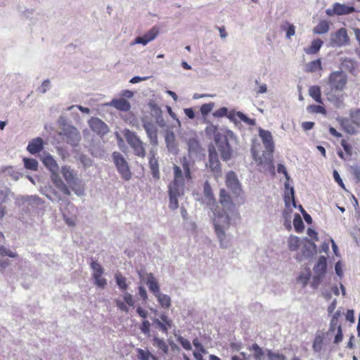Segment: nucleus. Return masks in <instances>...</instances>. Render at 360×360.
Segmentation results:
<instances>
[{"label":"nucleus","instance_id":"nucleus-1","mask_svg":"<svg viewBox=\"0 0 360 360\" xmlns=\"http://www.w3.org/2000/svg\"><path fill=\"white\" fill-rule=\"evenodd\" d=\"M182 169L177 165H174V179L168 186L169 197V207L171 210H176L179 207L178 198L184 194L185 182L192 179V163L186 156L180 158Z\"/></svg>","mask_w":360,"mask_h":360},{"label":"nucleus","instance_id":"nucleus-2","mask_svg":"<svg viewBox=\"0 0 360 360\" xmlns=\"http://www.w3.org/2000/svg\"><path fill=\"white\" fill-rule=\"evenodd\" d=\"M204 194L207 203L210 206L211 210L214 213L213 224L216 234L219 239L221 241L224 236V205L225 201V190L221 189L220 191V201L216 203L213 197L212 188L210 184L206 181L204 184Z\"/></svg>","mask_w":360,"mask_h":360},{"label":"nucleus","instance_id":"nucleus-3","mask_svg":"<svg viewBox=\"0 0 360 360\" xmlns=\"http://www.w3.org/2000/svg\"><path fill=\"white\" fill-rule=\"evenodd\" d=\"M226 210L235 207L236 203L239 204V198L242 194L240 184L233 172L226 174Z\"/></svg>","mask_w":360,"mask_h":360},{"label":"nucleus","instance_id":"nucleus-4","mask_svg":"<svg viewBox=\"0 0 360 360\" xmlns=\"http://www.w3.org/2000/svg\"><path fill=\"white\" fill-rule=\"evenodd\" d=\"M347 82V75L342 70H336L329 74L327 84L332 92L340 93L346 89Z\"/></svg>","mask_w":360,"mask_h":360},{"label":"nucleus","instance_id":"nucleus-5","mask_svg":"<svg viewBox=\"0 0 360 360\" xmlns=\"http://www.w3.org/2000/svg\"><path fill=\"white\" fill-rule=\"evenodd\" d=\"M123 135L130 147L133 149L134 154L140 158H144L146 152L143 142L138 135L128 129L123 131Z\"/></svg>","mask_w":360,"mask_h":360},{"label":"nucleus","instance_id":"nucleus-6","mask_svg":"<svg viewBox=\"0 0 360 360\" xmlns=\"http://www.w3.org/2000/svg\"><path fill=\"white\" fill-rule=\"evenodd\" d=\"M274 149H266L261 156H258L257 151L252 149V155L257 166L264 171L274 172L275 167L273 162V153Z\"/></svg>","mask_w":360,"mask_h":360},{"label":"nucleus","instance_id":"nucleus-7","mask_svg":"<svg viewBox=\"0 0 360 360\" xmlns=\"http://www.w3.org/2000/svg\"><path fill=\"white\" fill-rule=\"evenodd\" d=\"M112 158L114 164L122 179L126 181L129 180L131 177V172L129 165L123 155L119 152H113Z\"/></svg>","mask_w":360,"mask_h":360},{"label":"nucleus","instance_id":"nucleus-8","mask_svg":"<svg viewBox=\"0 0 360 360\" xmlns=\"http://www.w3.org/2000/svg\"><path fill=\"white\" fill-rule=\"evenodd\" d=\"M226 117L230 121L233 122L236 126L240 125L242 122L249 126H255L256 124L255 119L249 118L239 111L231 110L228 112L226 110Z\"/></svg>","mask_w":360,"mask_h":360},{"label":"nucleus","instance_id":"nucleus-9","mask_svg":"<svg viewBox=\"0 0 360 360\" xmlns=\"http://www.w3.org/2000/svg\"><path fill=\"white\" fill-rule=\"evenodd\" d=\"M77 207L70 202H67L63 208L62 212L65 223L69 226H75L77 219Z\"/></svg>","mask_w":360,"mask_h":360},{"label":"nucleus","instance_id":"nucleus-10","mask_svg":"<svg viewBox=\"0 0 360 360\" xmlns=\"http://www.w3.org/2000/svg\"><path fill=\"white\" fill-rule=\"evenodd\" d=\"M64 135L66 138L65 141L72 146H77L81 140L80 134L75 127L69 126L65 129Z\"/></svg>","mask_w":360,"mask_h":360},{"label":"nucleus","instance_id":"nucleus-11","mask_svg":"<svg viewBox=\"0 0 360 360\" xmlns=\"http://www.w3.org/2000/svg\"><path fill=\"white\" fill-rule=\"evenodd\" d=\"M354 11L355 8L354 6H347L346 4H341L340 3H335L333 5V9H328L326 11V13L328 15H342L352 13L354 12Z\"/></svg>","mask_w":360,"mask_h":360},{"label":"nucleus","instance_id":"nucleus-12","mask_svg":"<svg viewBox=\"0 0 360 360\" xmlns=\"http://www.w3.org/2000/svg\"><path fill=\"white\" fill-rule=\"evenodd\" d=\"M89 124L91 129L99 135H105L109 131L108 125L98 117H92Z\"/></svg>","mask_w":360,"mask_h":360},{"label":"nucleus","instance_id":"nucleus-13","mask_svg":"<svg viewBox=\"0 0 360 360\" xmlns=\"http://www.w3.org/2000/svg\"><path fill=\"white\" fill-rule=\"evenodd\" d=\"M226 160L229 159L234 150H236L237 139L233 133L230 130H226Z\"/></svg>","mask_w":360,"mask_h":360},{"label":"nucleus","instance_id":"nucleus-14","mask_svg":"<svg viewBox=\"0 0 360 360\" xmlns=\"http://www.w3.org/2000/svg\"><path fill=\"white\" fill-rule=\"evenodd\" d=\"M123 299H124V302H123L119 299H116V300H115V302L117 307L119 308V309H120L122 311H124L125 313H128L129 308L127 306V304L130 307L134 306V301L133 299V296L129 292H125L123 296Z\"/></svg>","mask_w":360,"mask_h":360},{"label":"nucleus","instance_id":"nucleus-15","mask_svg":"<svg viewBox=\"0 0 360 360\" xmlns=\"http://www.w3.org/2000/svg\"><path fill=\"white\" fill-rule=\"evenodd\" d=\"M158 29L156 27H153L142 37H136L135 39V43L146 45L148 42L153 40L158 36Z\"/></svg>","mask_w":360,"mask_h":360},{"label":"nucleus","instance_id":"nucleus-16","mask_svg":"<svg viewBox=\"0 0 360 360\" xmlns=\"http://www.w3.org/2000/svg\"><path fill=\"white\" fill-rule=\"evenodd\" d=\"M333 41L337 46L346 45L349 41V37L345 28L339 29L333 38Z\"/></svg>","mask_w":360,"mask_h":360},{"label":"nucleus","instance_id":"nucleus-17","mask_svg":"<svg viewBox=\"0 0 360 360\" xmlns=\"http://www.w3.org/2000/svg\"><path fill=\"white\" fill-rule=\"evenodd\" d=\"M259 135L262 139L265 149H274L273 137L269 131L259 129Z\"/></svg>","mask_w":360,"mask_h":360},{"label":"nucleus","instance_id":"nucleus-18","mask_svg":"<svg viewBox=\"0 0 360 360\" xmlns=\"http://www.w3.org/2000/svg\"><path fill=\"white\" fill-rule=\"evenodd\" d=\"M44 141L41 138L37 137L30 141L27 150L31 154H36L41 152L44 148Z\"/></svg>","mask_w":360,"mask_h":360},{"label":"nucleus","instance_id":"nucleus-19","mask_svg":"<svg viewBox=\"0 0 360 360\" xmlns=\"http://www.w3.org/2000/svg\"><path fill=\"white\" fill-rule=\"evenodd\" d=\"M154 323L162 333L167 334L168 330L172 328V321L166 315L162 314L160 316V320L155 319Z\"/></svg>","mask_w":360,"mask_h":360},{"label":"nucleus","instance_id":"nucleus-20","mask_svg":"<svg viewBox=\"0 0 360 360\" xmlns=\"http://www.w3.org/2000/svg\"><path fill=\"white\" fill-rule=\"evenodd\" d=\"M209 153V161H208V167L213 172H219L221 169V164L218 158L217 153H216L214 148L212 150L210 148Z\"/></svg>","mask_w":360,"mask_h":360},{"label":"nucleus","instance_id":"nucleus-21","mask_svg":"<svg viewBox=\"0 0 360 360\" xmlns=\"http://www.w3.org/2000/svg\"><path fill=\"white\" fill-rule=\"evenodd\" d=\"M323 44V41L320 39L312 40L311 44L304 48V51L307 55H316Z\"/></svg>","mask_w":360,"mask_h":360},{"label":"nucleus","instance_id":"nucleus-22","mask_svg":"<svg viewBox=\"0 0 360 360\" xmlns=\"http://www.w3.org/2000/svg\"><path fill=\"white\" fill-rule=\"evenodd\" d=\"M110 105L120 111L127 112L130 110L131 105L125 98H114L110 103Z\"/></svg>","mask_w":360,"mask_h":360},{"label":"nucleus","instance_id":"nucleus-23","mask_svg":"<svg viewBox=\"0 0 360 360\" xmlns=\"http://www.w3.org/2000/svg\"><path fill=\"white\" fill-rule=\"evenodd\" d=\"M153 345L158 349V353L160 355L167 354L169 352V346L163 339H160L155 336L153 339Z\"/></svg>","mask_w":360,"mask_h":360},{"label":"nucleus","instance_id":"nucleus-24","mask_svg":"<svg viewBox=\"0 0 360 360\" xmlns=\"http://www.w3.org/2000/svg\"><path fill=\"white\" fill-rule=\"evenodd\" d=\"M44 165L47 167L52 174H55L58 172L59 167L51 155H46L42 160Z\"/></svg>","mask_w":360,"mask_h":360},{"label":"nucleus","instance_id":"nucleus-25","mask_svg":"<svg viewBox=\"0 0 360 360\" xmlns=\"http://www.w3.org/2000/svg\"><path fill=\"white\" fill-rule=\"evenodd\" d=\"M52 181L54 185L65 195H70V191L65 185V184L63 181V180L60 178L58 173L53 174H52Z\"/></svg>","mask_w":360,"mask_h":360},{"label":"nucleus","instance_id":"nucleus-26","mask_svg":"<svg viewBox=\"0 0 360 360\" xmlns=\"http://www.w3.org/2000/svg\"><path fill=\"white\" fill-rule=\"evenodd\" d=\"M193 344L195 349L193 352L194 357L196 360H202V354H207V350L205 349L204 346L201 344L198 338H195L193 340Z\"/></svg>","mask_w":360,"mask_h":360},{"label":"nucleus","instance_id":"nucleus-27","mask_svg":"<svg viewBox=\"0 0 360 360\" xmlns=\"http://www.w3.org/2000/svg\"><path fill=\"white\" fill-rule=\"evenodd\" d=\"M327 269L326 258L324 256H321L317 263L314 267V274H320L321 276H325Z\"/></svg>","mask_w":360,"mask_h":360},{"label":"nucleus","instance_id":"nucleus-28","mask_svg":"<svg viewBox=\"0 0 360 360\" xmlns=\"http://www.w3.org/2000/svg\"><path fill=\"white\" fill-rule=\"evenodd\" d=\"M146 284L155 296L160 292L158 282L152 274L147 276Z\"/></svg>","mask_w":360,"mask_h":360},{"label":"nucleus","instance_id":"nucleus-29","mask_svg":"<svg viewBox=\"0 0 360 360\" xmlns=\"http://www.w3.org/2000/svg\"><path fill=\"white\" fill-rule=\"evenodd\" d=\"M322 62L321 58L309 62L305 65L304 71L308 73H313L322 70Z\"/></svg>","mask_w":360,"mask_h":360},{"label":"nucleus","instance_id":"nucleus-30","mask_svg":"<svg viewBox=\"0 0 360 360\" xmlns=\"http://www.w3.org/2000/svg\"><path fill=\"white\" fill-rule=\"evenodd\" d=\"M149 167L152 173L153 176L155 179H160V171H159V164L158 159L155 158V155L153 154L149 158Z\"/></svg>","mask_w":360,"mask_h":360},{"label":"nucleus","instance_id":"nucleus-31","mask_svg":"<svg viewBox=\"0 0 360 360\" xmlns=\"http://www.w3.org/2000/svg\"><path fill=\"white\" fill-rule=\"evenodd\" d=\"M309 96L317 103H323L321 98V88L318 85H314L309 87Z\"/></svg>","mask_w":360,"mask_h":360},{"label":"nucleus","instance_id":"nucleus-32","mask_svg":"<svg viewBox=\"0 0 360 360\" xmlns=\"http://www.w3.org/2000/svg\"><path fill=\"white\" fill-rule=\"evenodd\" d=\"M329 30V23L327 20H321L314 27L313 32L317 34H323Z\"/></svg>","mask_w":360,"mask_h":360},{"label":"nucleus","instance_id":"nucleus-33","mask_svg":"<svg viewBox=\"0 0 360 360\" xmlns=\"http://www.w3.org/2000/svg\"><path fill=\"white\" fill-rule=\"evenodd\" d=\"M301 245V240L296 236H290L288 239V246L290 251L297 250Z\"/></svg>","mask_w":360,"mask_h":360},{"label":"nucleus","instance_id":"nucleus-34","mask_svg":"<svg viewBox=\"0 0 360 360\" xmlns=\"http://www.w3.org/2000/svg\"><path fill=\"white\" fill-rule=\"evenodd\" d=\"M4 235L3 233L0 232V243L4 242ZM0 255L2 256H8L11 258H15L18 257L16 252H13L11 250L7 249L2 245H0Z\"/></svg>","mask_w":360,"mask_h":360},{"label":"nucleus","instance_id":"nucleus-35","mask_svg":"<svg viewBox=\"0 0 360 360\" xmlns=\"http://www.w3.org/2000/svg\"><path fill=\"white\" fill-rule=\"evenodd\" d=\"M61 172L63 176L68 182V184H70L73 181H75V174L73 171L70 169V168L68 166H64L62 167Z\"/></svg>","mask_w":360,"mask_h":360},{"label":"nucleus","instance_id":"nucleus-36","mask_svg":"<svg viewBox=\"0 0 360 360\" xmlns=\"http://www.w3.org/2000/svg\"><path fill=\"white\" fill-rule=\"evenodd\" d=\"M163 308H169L171 306V299L167 295L160 292L155 296Z\"/></svg>","mask_w":360,"mask_h":360},{"label":"nucleus","instance_id":"nucleus-37","mask_svg":"<svg viewBox=\"0 0 360 360\" xmlns=\"http://www.w3.org/2000/svg\"><path fill=\"white\" fill-rule=\"evenodd\" d=\"M115 278L116 280L117 285L119 286V288L122 290L125 291L128 288L126 278L124 276H122L121 273L117 272L115 275Z\"/></svg>","mask_w":360,"mask_h":360},{"label":"nucleus","instance_id":"nucleus-38","mask_svg":"<svg viewBox=\"0 0 360 360\" xmlns=\"http://www.w3.org/2000/svg\"><path fill=\"white\" fill-rule=\"evenodd\" d=\"M188 150L190 153H197L200 150V143L195 139H189L187 142Z\"/></svg>","mask_w":360,"mask_h":360},{"label":"nucleus","instance_id":"nucleus-39","mask_svg":"<svg viewBox=\"0 0 360 360\" xmlns=\"http://www.w3.org/2000/svg\"><path fill=\"white\" fill-rule=\"evenodd\" d=\"M25 167L27 169L37 171L38 169V162L34 158H23Z\"/></svg>","mask_w":360,"mask_h":360},{"label":"nucleus","instance_id":"nucleus-40","mask_svg":"<svg viewBox=\"0 0 360 360\" xmlns=\"http://www.w3.org/2000/svg\"><path fill=\"white\" fill-rule=\"evenodd\" d=\"M293 226L297 233H302L304 229V222L299 214H296L293 219Z\"/></svg>","mask_w":360,"mask_h":360},{"label":"nucleus","instance_id":"nucleus-41","mask_svg":"<svg viewBox=\"0 0 360 360\" xmlns=\"http://www.w3.org/2000/svg\"><path fill=\"white\" fill-rule=\"evenodd\" d=\"M206 132L207 134L213 135L216 143H219L220 141V134L218 132V128L217 126L213 124L207 126L206 128Z\"/></svg>","mask_w":360,"mask_h":360},{"label":"nucleus","instance_id":"nucleus-42","mask_svg":"<svg viewBox=\"0 0 360 360\" xmlns=\"http://www.w3.org/2000/svg\"><path fill=\"white\" fill-rule=\"evenodd\" d=\"M349 118L353 124L360 127V109H353L349 112Z\"/></svg>","mask_w":360,"mask_h":360},{"label":"nucleus","instance_id":"nucleus-43","mask_svg":"<svg viewBox=\"0 0 360 360\" xmlns=\"http://www.w3.org/2000/svg\"><path fill=\"white\" fill-rule=\"evenodd\" d=\"M281 30L286 32V37L290 39L295 34V27L288 22H285L281 25Z\"/></svg>","mask_w":360,"mask_h":360},{"label":"nucleus","instance_id":"nucleus-44","mask_svg":"<svg viewBox=\"0 0 360 360\" xmlns=\"http://www.w3.org/2000/svg\"><path fill=\"white\" fill-rule=\"evenodd\" d=\"M307 110L310 113H321L323 115L326 114L325 108L320 105H309L307 107Z\"/></svg>","mask_w":360,"mask_h":360},{"label":"nucleus","instance_id":"nucleus-45","mask_svg":"<svg viewBox=\"0 0 360 360\" xmlns=\"http://www.w3.org/2000/svg\"><path fill=\"white\" fill-rule=\"evenodd\" d=\"M137 357L139 360H150V358L155 359V356L150 352L142 349H137Z\"/></svg>","mask_w":360,"mask_h":360},{"label":"nucleus","instance_id":"nucleus-46","mask_svg":"<svg viewBox=\"0 0 360 360\" xmlns=\"http://www.w3.org/2000/svg\"><path fill=\"white\" fill-rule=\"evenodd\" d=\"M94 283L96 286L101 288H105L107 285V281L105 278L102 277V275L93 276Z\"/></svg>","mask_w":360,"mask_h":360},{"label":"nucleus","instance_id":"nucleus-47","mask_svg":"<svg viewBox=\"0 0 360 360\" xmlns=\"http://www.w3.org/2000/svg\"><path fill=\"white\" fill-rule=\"evenodd\" d=\"M176 340L184 349L188 351L191 350L192 346L191 342L188 339L180 335L177 337Z\"/></svg>","mask_w":360,"mask_h":360},{"label":"nucleus","instance_id":"nucleus-48","mask_svg":"<svg viewBox=\"0 0 360 360\" xmlns=\"http://www.w3.org/2000/svg\"><path fill=\"white\" fill-rule=\"evenodd\" d=\"M342 65L350 72H352L355 69L354 63L352 59L345 58L342 62Z\"/></svg>","mask_w":360,"mask_h":360},{"label":"nucleus","instance_id":"nucleus-49","mask_svg":"<svg viewBox=\"0 0 360 360\" xmlns=\"http://www.w3.org/2000/svg\"><path fill=\"white\" fill-rule=\"evenodd\" d=\"M91 269L94 271L93 276H96V275H98V274L99 275H103V269L102 268L101 264H98V262H92L91 263Z\"/></svg>","mask_w":360,"mask_h":360},{"label":"nucleus","instance_id":"nucleus-50","mask_svg":"<svg viewBox=\"0 0 360 360\" xmlns=\"http://www.w3.org/2000/svg\"><path fill=\"white\" fill-rule=\"evenodd\" d=\"M311 276V271L309 269L307 270L306 274H301L297 281L302 283L303 286H306Z\"/></svg>","mask_w":360,"mask_h":360},{"label":"nucleus","instance_id":"nucleus-51","mask_svg":"<svg viewBox=\"0 0 360 360\" xmlns=\"http://www.w3.org/2000/svg\"><path fill=\"white\" fill-rule=\"evenodd\" d=\"M214 104L212 103H205L200 107V112L202 115H208L213 109Z\"/></svg>","mask_w":360,"mask_h":360},{"label":"nucleus","instance_id":"nucleus-52","mask_svg":"<svg viewBox=\"0 0 360 360\" xmlns=\"http://www.w3.org/2000/svg\"><path fill=\"white\" fill-rule=\"evenodd\" d=\"M252 351L254 352L255 357L257 359H260L264 354V351L257 344H254L252 345Z\"/></svg>","mask_w":360,"mask_h":360},{"label":"nucleus","instance_id":"nucleus-53","mask_svg":"<svg viewBox=\"0 0 360 360\" xmlns=\"http://www.w3.org/2000/svg\"><path fill=\"white\" fill-rule=\"evenodd\" d=\"M324 276H321L320 274H314V276L312 278V281L311 283V285L313 288L316 289L320 283H321V281L323 279Z\"/></svg>","mask_w":360,"mask_h":360},{"label":"nucleus","instance_id":"nucleus-54","mask_svg":"<svg viewBox=\"0 0 360 360\" xmlns=\"http://www.w3.org/2000/svg\"><path fill=\"white\" fill-rule=\"evenodd\" d=\"M292 200L294 206H295V196H294V189L293 188H290L289 193H285V202L286 205H288L290 203V201Z\"/></svg>","mask_w":360,"mask_h":360},{"label":"nucleus","instance_id":"nucleus-55","mask_svg":"<svg viewBox=\"0 0 360 360\" xmlns=\"http://www.w3.org/2000/svg\"><path fill=\"white\" fill-rule=\"evenodd\" d=\"M267 356L269 360H284L285 356L283 354L278 353H274L271 351H268Z\"/></svg>","mask_w":360,"mask_h":360},{"label":"nucleus","instance_id":"nucleus-56","mask_svg":"<svg viewBox=\"0 0 360 360\" xmlns=\"http://www.w3.org/2000/svg\"><path fill=\"white\" fill-rule=\"evenodd\" d=\"M150 327V322L147 320H144L140 326V329L143 333H144L145 335H149Z\"/></svg>","mask_w":360,"mask_h":360},{"label":"nucleus","instance_id":"nucleus-57","mask_svg":"<svg viewBox=\"0 0 360 360\" xmlns=\"http://www.w3.org/2000/svg\"><path fill=\"white\" fill-rule=\"evenodd\" d=\"M341 326L339 324L338 321L331 319L329 326V333H334L335 330H338Z\"/></svg>","mask_w":360,"mask_h":360},{"label":"nucleus","instance_id":"nucleus-58","mask_svg":"<svg viewBox=\"0 0 360 360\" xmlns=\"http://www.w3.org/2000/svg\"><path fill=\"white\" fill-rule=\"evenodd\" d=\"M143 127L147 133V135L157 131L156 127L150 122L144 123Z\"/></svg>","mask_w":360,"mask_h":360},{"label":"nucleus","instance_id":"nucleus-59","mask_svg":"<svg viewBox=\"0 0 360 360\" xmlns=\"http://www.w3.org/2000/svg\"><path fill=\"white\" fill-rule=\"evenodd\" d=\"M341 145H342V148H344L346 154L348 156H351L352 153L351 146L349 144H348L347 142L345 139L342 140Z\"/></svg>","mask_w":360,"mask_h":360},{"label":"nucleus","instance_id":"nucleus-60","mask_svg":"<svg viewBox=\"0 0 360 360\" xmlns=\"http://www.w3.org/2000/svg\"><path fill=\"white\" fill-rule=\"evenodd\" d=\"M333 177L335 181L338 183V184L342 188H345V184L341 179L339 173L337 170L333 171Z\"/></svg>","mask_w":360,"mask_h":360},{"label":"nucleus","instance_id":"nucleus-61","mask_svg":"<svg viewBox=\"0 0 360 360\" xmlns=\"http://www.w3.org/2000/svg\"><path fill=\"white\" fill-rule=\"evenodd\" d=\"M150 143L153 145L158 144V130L148 135Z\"/></svg>","mask_w":360,"mask_h":360},{"label":"nucleus","instance_id":"nucleus-62","mask_svg":"<svg viewBox=\"0 0 360 360\" xmlns=\"http://www.w3.org/2000/svg\"><path fill=\"white\" fill-rule=\"evenodd\" d=\"M342 339H343V335H342V328H339V330H337V333L335 336L334 343L338 344L340 342H342Z\"/></svg>","mask_w":360,"mask_h":360},{"label":"nucleus","instance_id":"nucleus-63","mask_svg":"<svg viewBox=\"0 0 360 360\" xmlns=\"http://www.w3.org/2000/svg\"><path fill=\"white\" fill-rule=\"evenodd\" d=\"M342 125L344 126V128L347 133L351 134L356 133V130L355 129V128L351 126L350 124H348L347 121L344 122L342 123Z\"/></svg>","mask_w":360,"mask_h":360},{"label":"nucleus","instance_id":"nucleus-64","mask_svg":"<svg viewBox=\"0 0 360 360\" xmlns=\"http://www.w3.org/2000/svg\"><path fill=\"white\" fill-rule=\"evenodd\" d=\"M50 87V82L49 80L46 79V80H44L41 86V87L39 88V91L41 93L44 94L45 93L47 89H49Z\"/></svg>","mask_w":360,"mask_h":360}]
</instances>
